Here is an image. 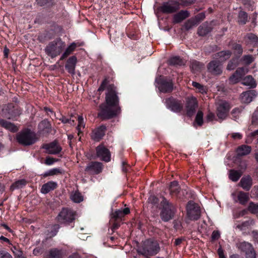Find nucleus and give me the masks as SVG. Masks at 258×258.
<instances>
[{"label": "nucleus", "instance_id": "52", "mask_svg": "<svg viewBox=\"0 0 258 258\" xmlns=\"http://www.w3.org/2000/svg\"><path fill=\"white\" fill-rule=\"evenodd\" d=\"M158 202V198L154 196H151L148 199V202L152 206H157Z\"/></svg>", "mask_w": 258, "mask_h": 258}, {"label": "nucleus", "instance_id": "45", "mask_svg": "<svg viewBox=\"0 0 258 258\" xmlns=\"http://www.w3.org/2000/svg\"><path fill=\"white\" fill-rule=\"evenodd\" d=\"M241 60L244 64L249 65L254 60V57L252 55H244L242 57Z\"/></svg>", "mask_w": 258, "mask_h": 258}, {"label": "nucleus", "instance_id": "14", "mask_svg": "<svg viewBox=\"0 0 258 258\" xmlns=\"http://www.w3.org/2000/svg\"><path fill=\"white\" fill-rule=\"evenodd\" d=\"M230 109L228 103L225 101H221L219 102L217 108V115L220 119H224L227 115L228 112Z\"/></svg>", "mask_w": 258, "mask_h": 258}, {"label": "nucleus", "instance_id": "57", "mask_svg": "<svg viewBox=\"0 0 258 258\" xmlns=\"http://www.w3.org/2000/svg\"><path fill=\"white\" fill-rule=\"evenodd\" d=\"M238 2L243 4L246 8H250L253 4L252 0H237Z\"/></svg>", "mask_w": 258, "mask_h": 258}, {"label": "nucleus", "instance_id": "6", "mask_svg": "<svg viewBox=\"0 0 258 258\" xmlns=\"http://www.w3.org/2000/svg\"><path fill=\"white\" fill-rule=\"evenodd\" d=\"M156 86L160 92L167 93L171 92L173 90V83L171 80L165 78L161 76L155 79Z\"/></svg>", "mask_w": 258, "mask_h": 258}, {"label": "nucleus", "instance_id": "11", "mask_svg": "<svg viewBox=\"0 0 258 258\" xmlns=\"http://www.w3.org/2000/svg\"><path fill=\"white\" fill-rule=\"evenodd\" d=\"M103 165L99 162H91L89 163L85 169V173L94 175L98 174L102 172Z\"/></svg>", "mask_w": 258, "mask_h": 258}, {"label": "nucleus", "instance_id": "22", "mask_svg": "<svg viewBox=\"0 0 258 258\" xmlns=\"http://www.w3.org/2000/svg\"><path fill=\"white\" fill-rule=\"evenodd\" d=\"M106 126L101 125L93 131L92 138L95 141H99L105 135Z\"/></svg>", "mask_w": 258, "mask_h": 258}, {"label": "nucleus", "instance_id": "35", "mask_svg": "<svg viewBox=\"0 0 258 258\" xmlns=\"http://www.w3.org/2000/svg\"><path fill=\"white\" fill-rule=\"evenodd\" d=\"M70 198L74 202L77 203H80L83 200V197L81 194L78 191L72 192Z\"/></svg>", "mask_w": 258, "mask_h": 258}, {"label": "nucleus", "instance_id": "49", "mask_svg": "<svg viewBox=\"0 0 258 258\" xmlns=\"http://www.w3.org/2000/svg\"><path fill=\"white\" fill-rule=\"evenodd\" d=\"M248 72V69L244 67L238 68L236 71H235V74L237 75V76L240 78L241 79L243 76L247 73Z\"/></svg>", "mask_w": 258, "mask_h": 258}, {"label": "nucleus", "instance_id": "29", "mask_svg": "<svg viewBox=\"0 0 258 258\" xmlns=\"http://www.w3.org/2000/svg\"><path fill=\"white\" fill-rule=\"evenodd\" d=\"M243 85L248 86L249 88H254L256 86V83L254 79L251 76H247L242 81Z\"/></svg>", "mask_w": 258, "mask_h": 258}, {"label": "nucleus", "instance_id": "43", "mask_svg": "<svg viewBox=\"0 0 258 258\" xmlns=\"http://www.w3.org/2000/svg\"><path fill=\"white\" fill-rule=\"evenodd\" d=\"M26 181L25 179H21L16 181L11 185V188L14 189L15 188H21L25 186L26 184Z\"/></svg>", "mask_w": 258, "mask_h": 258}, {"label": "nucleus", "instance_id": "51", "mask_svg": "<svg viewBox=\"0 0 258 258\" xmlns=\"http://www.w3.org/2000/svg\"><path fill=\"white\" fill-rule=\"evenodd\" d=\"M245 253L247 258H256V253L252 246Z\"/></svg>", "mask_w": 258, "mask_h": 258}, {"label": "nucleus", "instance_id": "40", "mask_svg": "<svg viewBox=\"0 0 258 258\" xmlns=\"http://www.w3.org/2000/svg\"><path fill=\"white\" fill-rule=\"evenodd\" d=\"M169 189L171 194L176 195L179 191V186L177 181H173L171 182Z\"/></svg>", "mask_w": 258, "mask_h": 258}, {"label": "nucleus", "instance_id": "10", "mask_svg": "<svg viewBox=\"0 0 258 258\" xmlns=\"http://www.w3.org/2000/svg\"><path fill=\"white\" fill-rule=\"evenodd\" d=\"M166 106L174 112H180L183 108V103L181 101L177 100L173 97H169L165 100Z\"/></svg>", "mask_w": 258, "mask_h": 258}, {"label": "nucleus", "instance_id": "19", "mask_svg": "<svg viewBox=\"0 0 258 258\" xmlns=\"http://www.w3.org/2000/svg\"><path fill=\"white\" fill-rule=\"evenodd\" d=\"M256 96V93L254 90H249L243 92L241 94V100L243 103H249Z\"/></svg>", "mask_w": 258, "mask_h": 258}, {"label": "nucleus", "instance_id": "20", "mask_svg": "<svg viewBox=\"0 0 258 258\" xmlns=\"http://www.w3.org/2000/svg\"><path fill=\"white\" fill-rule=\"evenodd\" d=\"M239 185L244 190L248 191L252 185V179L249 175L244 176L241 179Z\"/></svg>", "mask_w": 258, "mask_h": 258}, {"label": "nucleus", "instance_id": "55", "mask_svg": "<svg viewBox=\"0 0 258 258\" xmlns=\"http://www.w3.org/2000/svg\"><path fill=\"white\" fill-rule=\"evenodd\" d=\"M251 124L253 125L258 124V112L254 111L251 117Z\"/></svg>", "mask_w": 258, "mask_h": 258}, {"label": "nucleus", "instance_id": "21", "mask_svg": "<svg viewBox=\"0 0 258 258\" xmlns=\"http://www.w3.org/2000/svg\"><path fill=\"white\" fill-rule=\"evenodd\" d=\"M189 16V13L187 11L181 10L174 15L173 17V23L174 24L180 23Z\"/></svg>", "mask_w": 258, "mask_h": 258}, {"label": "nucleus", "instance_id": "8", "mask_svg": "<svg viewBox=\"0 0 258 258\" xmlns=\"http://www.w3.org/2000/svg\"><path fill=\"white\" fill-rule=\"evenodd\" d=\"M186 211L187 217L191 220H197L201 216L200 207L192 201L188 202Z\"/></svg>", "mask_w": 258, "mask_h": 258}, {"label": "nucleus", "instance_id": "63", "mask_svg": "<svg viewBox=\"0 0 258 258\" xmlns=\"http://www.w3.org/2000/svg\"><path fill=\"white\" fill-rule=\"evenodd\" d=\"M242 137V135L239 133H233L231 135V137L234 140L241 139Z\"/></svg>", "mask_w": 258, "mask_h": 258}, {"label": "nucleus", "instance_id": "3", "mask_svg": "<svg viewBox=\"0 0 258 258\" xmlns=\"http://www.w3.org/2000/svg\"><path fill=\"white\" fill-rule=\"evenodd\" d=\"M16 140L19 144L27 146L34 144L37 141V138L34 132L26 129L22 131L16 135Z\"/></svg>", "mask_w": 258, "mask_h": 258}, {"label": "nucleus", "instance_id": "23", "mask_svg": "<svg viewBox=\"0 0 258 258\" xmlns=\"http://www.w3.org/2000/svg\"><path fill=\"white\" fill-rule=\"evenodd\" d=\"M76 63L77 58L75 56H73L68 59L65 68L69 73L72 75L75 74Z\"/></svg>", "mask_w": 258, "mask_h": 258}, {"label": "nucleus", "instance_id": "59", "mask_svg": "<svg viewBox=\"0 0 258 258\" xmlns=\"http://www.w3.org/2000/svg\"><path fill=\"white\" fill-rule=\"evenodd\" d=\"M241 109L239 108H235L232 110V114L233 116L235 118V120L237 119V116L241 113Z\"/></svg>", "mask_w": 258, "mask_h": 258}, {"label": "nucleus", "instance_id": "32", "mask_svg": "<svg viewBox=\"0 0 258 258\" xmlns=\"http://www.w3.org/2000/svg\"><path fill=\"white\" fill-rule=\"evenodd\" d=\"M241 175V171L231 169L229 171V178L232 181L236 182L238 180Z\"/></svg>", "mask_w": 258, "mask_h": 258}, {"label": "nucleus", "instance_id": "44", "mask_svg": "<svg viewBox=\"0 0 258 258\" xmlns=\"http://www.w3.org/2000/svg\"><path fill=\"white\" fill-rule=\"evenodd\" d=\"M247 209L252 214H257L258 203H254L252 202H250L248 206Z\"/></svg>", "mask_w": 258, "mask_h": 258}, {"label": "nucleus", "instance_id": "5", "mask_svg": "<svg viewBox=\"0 0 258 258\" xmlns=\"http://www.w3.org/2000/svg\"><path fill=\"white\" fill-rule=\"evenodd\" d=\"M161 206L162 207L160 213L161 219L164 222L172 219L175 212L174 206L164 197H162V200L161 201Z\"/></svg>", "mask_w": 258, "mask_h": 258}, {"label": "nucleus", "instance_id": "25", "mask_svg": "<svg viewBox=\"0 0 258 258\" xmlns=\"http://www.w3.org/2000/svg\"><path fill=\"white\" fill-rule=\"evenodd\" d=\"M211 24L208 22H205L198 28V34L200 36H204L212 31Z\"/></svg>", "mask_w": 258, "mask_h": 258}, {"label": "nucleus", "instance_id": "28", "mask_svg": "<svg viewBox=\"0 0 258 258\" xmlns=\"http://www.w3.org/2000/svg\"><path fill=\"white\" fill-rule=\"evenodd\" d=\"M199 16H196L195 18H191L186 21L184 24V27L186 30H189L194 27L196 26L200 22Z\"/></svg>", "mask_w": 258, "mask_h": 258}, {"label": "nucleus", "instance_id": "46", "mask_svg": "<svg viewBox=\"0 0 258 258\" xmlns=\"http://www.w3.org/2000/svg\"><path fill=\"white\" fill-rule=\"evenodd\" d=\"M61 173V170L59 168H53L45 172L43 174V176L44 177L52 176L54 175H57Z\"/></svg>", "mask_w": 258, "mask_h": 258}, {"label": "nucleus", "instance_id": "48", "mask_svg": "<svg viewBox=\"0 0 258 258\" xmlns=\"http://www.w3.org/2000/svg\"><path fill=\"white\" fill-rule=\"evenodd\" d=\"M252 246L250 243L245 241L242 242L239 244V248L244 252H246Z\"/></svg>", "mask_w": 258, "mask_h": 258}, {"label": "nucleus", "instance_id": "37", "mask_svg": "<svg viewBox=\"0 0 258 258\" xmlns=\"http://www.w3.org/2000/svg\"><path fill=\"white\" fill-rule=\"evenodd\" d=\"M245 38L247 40L248 43L254 45H258V37L255 34L248 33L245 36Z\"/></svg>", "mask_w": 258, "mask_h": 258}, {"label": "nucleus", "instance_id": "31", "mask_svg": "<svg viewBox=\"0 0 258 258\" xmlns=\"http://www.w3.org/2000/svg\"><path fill=\"white\" fill-rule=\"evenodd\" d=\"M190 68L196 73L201 71L204 68V64L198 61L192 60L190 61Z\"/></svg>", "mask_w": 258, "mask_h": 258}, {"label": "nucleus", "instance_id": "41", "mask_svg": "<svg viewBox=\"0 0 258 258\" xmlns=\"http://www.w3.org/2000/svg\"><path fill=\"white\" fill-rule=\"evenodd\" d=\"M169 62L170 64L174 66H182L184 64L182 59L179 56L171 57L169 59Z\"/></svg>", "mask_w": 258, "mask_h": 258}, {"label": "nucleus", "instance_id": "13", "mask_svg": "<svg viewBox=\"0 0 258 258\" xmlns=\"http://www.w3.org/2000/svg\"><path fill=\"white\" fill-rule=\"evenodd\" d=\"M96 155L101 160L105 162L110 161L111 155L110 151L104 145H100L96 148Z\"/></svg>", "mask_w": 258, "mask_h": 258}, {"label": "nucleus", "instance_id": "1", "mask_svg": "<svg viewBox=\"0 0 258 258\" xmlns=\"http://www.w3.org/2000/svg\"><path fill=\"white\" fill-rule=\"evenodd\" d=\"M106 89L105 104L100 105V111L98 116L102 119L113 118L120 112L119 106V99L117 95L116 87L112 84H109L107 79H105L98 88L99 91Z\"/></svg>", "mask_w": 258, "mask_h": 258}, {"label": "nucleus", "instance_id": "15", "mask_svg": "<svg viewBox=\"0 0 258 258\" xmlns=\"http://www.w3.org/2000/svg\"><path fill=\"white\" fill-rule=\"evenodd\" d=\"M209 72L214 75H220L222 72V67L221 63L217 60H213L209 63L207 66Z\"/></svg>", "mask_w": 258, "mask_h": 258}, {"label": "nucleus", "instance_id": "4", "mask_svg": "<svg viewBox=\"0 0 258 258\" xmlns=\"http://www.w3.org/2000/svg\"><path fill=\"white\" fill-rule=\"evenodd\" d=\"M160 250V247L157 241L151 240H146L138 252L146 256H153L156 254Z\"/></svg>", "mask_w": 258, "mask_h": 258}, {"label": "nucleus", "instance_id": "38", "mask_svg": "<svg viewBox=\"0 0 258 258\" xmlns=\"http://www.w3.org/2000/svg\"><path fill=\"white\" fill-rule=\"evenodd\" d=\"M232 48L236 55L240 56L243 53V48L241 44L234 43L232 44Z\"/></svg>", "mask_w": 258, "mask_h": 258}, {"label": "nucleus", "instance_id": "2", "mask_svg": "<svg viewBox=\"0 0 258 258\" xmlns=\"http://www.w3.org/2000/svg\"><path fill=\"white\" fill-rule=\"evenodd\" d=\"M66 47V44L60 39L49 42L45 48L46 53L52 58L59 55Z\"/></svg>", "mask_w": 258, "mask_h": 258}, {"label": "nucleus", "instance_id": "26", "mask_svg": "<svg viewBox=\"0 0 258 258\" xmlns=\"http://www.w3.org/2000/svg\"><path fill=\"white\" fill-rule=\"evenodd\" d=\"M57 184L56 182L50 181L44 184L41 188V192L42 194H46L49 191L54 190L56 188Z\"/></svg>", "mask_w": 258, "mask_h": 258}, {"label": "nucleus", "instance_id": "33", "mask_svg": "<svg viewBox=\"0 0 258 258\" xmlns=\"http://www.w3.org/2000/svg\"><path fill=\"white\" fill-rule=\"evenodd\" d=\"M231 54L232 53L230 50H223L218 52L216 54V57L219 58L222 61H224L229 58Z\"/></svg>", "mask_w": 258, "mask_h": 258}, {"label": "nucleus", "instance_id": "53", "mask_svg": "<svg viewBox=\"0 0 258 258\" xmlns=\"http://www.w3.org/2000/svg\"><path fill=\"white\" fill-rule=\"evenodd\" d=\"M241 79L234 73L229 78V82L231 84H235L238 82Z\"/></svg>", "mask_w": 258, "mask_h": 258}, {"label": "nucleus", "instance_id": "36", "mask_svg": "<svg viewBox=\"0 0 258 258\" xmlns=\"http://www.w3.org/2000/svg\"><path fill=\"white\" fill-rule=\"evenodd\" d=\"M76 45L75 43H72L65 50L60 57V60H63L69 55L75 49Z\"/></svg>", "mask_w": 258, "mask_h": 258}, {"label": "nucleus", "instance_id": "12", "mask_svg": "<svg viewBox=\"0 0 258 258\" xmlns=\"http://www.w3.org/2000/svg\"><path fill=\"white\" fill-rule=\"evenodd\" d=\"M231 196L235 203H238L242 205H245L249 200V194L243 191L232 192Z\"/></svg>", "mask_w": 258, "mask_h": 258}, {"label": "nucleus", "instance_id": "24", "mask_svg": "<svg viewBox=\"0 0 258 258\" xmlns=\"http://www.w3.org/2000/svg\"><path fill=\"white\" fill-rule=\"evenodd\" d=\"M197 107L198 103L197 99L195 98L192 97L189 99L186 105L187 114L189 116L192 115Z\"/></svg>", "mask_w": 258, "mask_h": 258}, {"label": "nucleus", "instance_id": "42", "mask_svg": "<svg viewBox=\"0 0 258 258\" xmlns=\"http://www.w3.org/2000/svg\"><path fill=\"white\" fill-rule=\"evenodd\" d=\"M11 249L15 258H25L23 251L19 247L14 246Z\"/></svg>", "mask_w": 258, "mask_h": 258}, {"label": "nucleus", "instance_id": "27", "mask_svg": "<svg viewBox=\"0 0 258 258\" xmlns=\"http://www.w3.org/2000/svg\"><path fill=\"white\" fill-rule=\"evenodd\" d=\"M0 125L12 132H16L18 130V127L15 124L3 119H0Z\"/></svg>", "mask_w": 258, "mask_h": 258}, {"label": "nucleus", "instance_id": "60", "mask_svg": "<svg viewBox=\"0 0 258 258\" xmlns=\"http://www.w3.org/2000/svg\"><path fill=\"white\" fill-rule=\"evenodd\" d=\"M220 237V233L218 231H214L212 234V239L213 240L218 239Z\"/></svg>", "mask_w": 258, "mask_h": 258}, {"label": "nucleus", "instance_id": "16", "mask_svg": "<svg viewBox=\"0 0 258 258\" xmlns=\"http://www.w3.org/2000/svg\"><path fill=\"white\" fill-rule=\"evenodd\" d=\"M43 148L45 149L46 153L49 154H57L61 150V148L55 141L44 144L43 146Z\"/></svg>", "mask_w": 258, "mask_h": 258}, {"label": "nucleus", "instance_id": "62", "mask_svg": "<svg viewBox=\"0 0 258 258\" xmlns=\"http://www.w3.org/2000/svg\"><path fill=\"white\" fill-rule=\"evenodd\" d=\"M8 108H9V110L8 111V113L9 114L10 116H8V118H10L11 116H13L15 114L14 111L13 110H11V108H14V106L13 104H9L8 107Z\"/></svg>", "mask_w": 258, "mask_h": 258}, {"label": "nucleus", "instance_id": "56", "mask_svg": "<svg viewBox=\"0 0 258 258\" xmlns=\"http://www.w3.org/2000/svg\"><path fill=\"white\" fill-rule=\"evenodd\" d=\"M59 120L63 123H70L71 125H74L75 124V120L74 119H71V118L69 119L65 116H62Z\"/></svg>", "mask_w": 258, "mask_h": 258}, {"label": "nucleus", "instance_id": "50", "mask_svg": "<svg viewBox=\"0 0 258 258\" xmlns=\"http://www.w3.org/2000/svg\"><path fill=\"white\" fill-rule=\"evenodd\" d=\"M195 121L199 126H201L203 123V113L201 111H199L196 116Z\"/></svg>", "mask_w": 258, "mask_h": 258}, {"label": "nucleus", "instance_id": "47", "mask_svg": "<svg viewBox=\"0 0 258 258\" xmlns=\"http://www.w3.org/2000/svg\"><path fill=\"white\" fill-rule=\"evenodd\" d=\"M192 85L194 87H195L196 89L198 90L199 92L202 94H205L207 93V90L206 88L203 85H201V84L196 82H192Z\"/></svg>", "mask_w": 258, "mask_h": 258}, {"label": "nucleus", "instance_id": "9", "mask_svg": "<svg viewBox=\"0 0 258 258\" xmlns=\"http://www.w3.org/2000/svg\"><path fill=\"white\" fill-rule=\"evenodd\" d=\"M58 222L60 223H69L75 219L74 213L71 210L63 208L57 217Z\"/></svg>", "mask_w": 258, "mask_h": 258}, {"label": "nucleus", "instance_id": "30", "mask_svg": "<svg viewBox=\"0 0 258 258\" xmlns=\"http://www.w3.org/2000/svg\"><path fill=\"white\" fill-rule=\"evenodd\" d=\"M251 150L250 146L243 145L239 146L237 149L238 156H242L249 154Z\"/></svg>", "mask_w": 258, "mask_h": 258}, {"label": "nucleus", "instance_id": "34", "mask_svg": "<svg viewBox=\"0 0 258 258\" xmlns=\"http://www.w3.org/2000/svg\"><path fill=\"white\" fill-rule=\"evenodd\" d=\"M248 21L247 14L243 11H240L239 12L238 16V22L240 25H244Z\"/></svg>", "mask_w": 258, "mask_h": 258}, {"label": "nucleus", "instance_id": "61", "mask_svg": "<svg viewBox=\"0 0 258 258\" xmlns=\"http://www.w3.org/2000/svg\"><path fill=\"white\" fill-rule=\"evenodd\" d=\"M236 67V64L234 63L233 61H230L229 62L227 66V69L228 70H233L235 69Z\"/></svg>", "mask_w": 258, "mask_h": 258}, {"label": "nucleus", "instance_id": "7", "mask_svg": "<svg viewBox=\"0 0 258 258\" xmlns=\"http://www.w3.org/2000/svg\"><path fill=\"white\" fill-rule=\"evenodd\" d=\"M179 9L180 3L177 1L173 0L163 3L159 8L161 12L166 14L174 13Z\"/></svg>", "mask_w": 258, "mask_h": 258}, {"label": "nucleus", "instance_id": "54", "mask_svg": "<svg viewBox=\"0 0 258 258\" xmlns=\"http://www.w3.org/2000/svg\"><path fill=\"white\" fill-rule=\"evenodd\" d=\"M123 216L122 209L116 210L113 213V217L115 219H120Z\"/></svg>", "mask_w": 258, "mask_h": 258}, {"label": "nucleus", "instance_id": "64", "mask_svg": "<svg viewBox=\"0 0 258 258\" xmlns=\"http://www.w3.org/2000/svg\"><path fill=\"white\" fill-rule=\"evenodd\" d=\"M206 118L207 120L209 121H212L215 118V115L212 112H209L207 115Z\"/></svg>", "mask_w": 258, "mask_h": 258}, {"label": "nucleus", "instance_id": "39", "mask_svg": "<svg viewBox=\"0 0 258 258\" xmlns=\"http://www.w3.org/2000/svg\"><path fill=\"white\" fill-rule=\"evenodd\" d=\"M78 125L77 127V130L78 131V135L79 136L80 134L82 133V129H84L85 128V123L84 122V119L83 117L82 116H79L78 117Z\"/></svg>", "mask_w": 258, "mask_h": 258}, {"label": "nucleus", "instance_id": "17", "mask_svg": "<svg viewBox=\"0 0 258 258\" xmlns=\"http://www.w3.org/2000/svg\"><path fill=\"white\" fill-rule=\"evenodd\" d=\"M38 132L40 134H48L51 133L52 126L50 122L47 119L41 121L38 126Z\"/></svg>", "mask_w": 258, "mask_h": 258}, {"label": "nucleus", "instance_id": "18", "mask_svg": "<svg viewBox=\"0 0 258 258\" xmlns=\"http://www.w3.org/2000/svg\"><path fill=\"white\" fill-rule=\"evenodd\" d=\"M66 255L62 249L53 248L48 250L44 258H63Z\"/></svg>", "mask_w": 258, "mask_h": 258}, {"label": "nucleus", "instance_id": "58", "mask_svg": "<svg viewBox=\"0 0 258 258\" xmlns=\"http://www.w3.org/2000/svg\"><path fill=\"white\" fill-rule=\"evenodd\" d=\"M0 258H13L12 255L7 251L0 249Z\"/></svg>", "mask_w": 258, "mask_h": 258}]
</instances>
